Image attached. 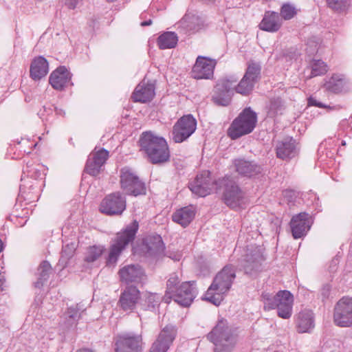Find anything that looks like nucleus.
<instances>
[{"label":"nucleus","mask_w":352,"mask_h":352,"mask_svg":"<svg viewBox=\"0 0 352 352\" xmlns=\"http://www.w3.org/2000/svg\"><path fill=\"white\" fill-rule=\"evenodd\" d=\"M221 188H223L224 201L229 207L234 208L243 204L244 192L232 177H225L218 181H213L210 173L205 170L197 175L189 184L192 192L199 197H205L214 189L217 190Z\"/></svg>","instance_id":"nucleus-1"},{"label":"nucleus","mask_w":352,"mask_h":352,"mask_svg":"<svg viewBox=\"0 0 352 352\" xmlns=\"http://www.w3.org/2000/svg\"><path fill=\"white\" fill-rule=\"evenodd\" d=\"M237 80V77L231 76L219 80L215 87V94L213 96L214 102L222 106H227L230 103L234 91L242 95H248L252 91L255 82L245 76L236 85Z\"/></svg>","instance_id":"nucleus-2"},{"label":"nucleus","mask_w":352,"mask_h":352,"mask_svg":"<svg viewBox=\"0 0 352 352\" xmlns=\"http://www.w3.org/2000/svg\"><path fill=\"white\" fill-rule=\"evenodd\" d=\"M235 277L234 267L232 265L225 266L214 277L204 299L215 305H219L225 294L230 289Z\"/></svg>","instance_id":"nucleus-3"},{"label":"nucleus","mask_w":352,"mask_h":352,"mask_svg":"<svg viewBox=\"0 0 352 352\" xmlns=\"http://www.w3.org/2000/svg\"><path fill=\"white\" fill-rule=\"evenodd\" d=\"M141 148L153 164H162L168 161L170 152L166 140L151 131L142 133L140 140Z\"/></svg>","instance_id":"nucleus-4"},{"label":"nucleus","mask_w":352,"mask_h":352,"mask_svg":"<svg viewBox=\"0 0 352 352\" xmlns=\"http://www.w3.org/2000/svg\"><path fill=\"white\" fill-rule=\"evenodd\" d=\"M207 338L214 344V352H231L238 340L236 329L228 326L227 321L223 319L218 321Z\"/></svg>","instance_id":"nucleus-5"},{"label":"nucleus","mask_w":352,"mask_h":352,"mask_svg":"<svg viewBox=\"0 0 352 352\" xmlns=\"http://www.w3.org/2000/svg\"><path fill=\"white\" fill-rule=\"evenodd\" d=\"M179 278L177 274H172L167 281V287L164 300L173 299L177 303L183 306H189L197 295L196 288L193 283L184 282L178 285Z\"/></svg>","instance_id":"nucleus-6"},{"label":"nucleus","mask_w":352,"mask_h":352,"mask_svg":"<svg viewBox=\"0 0 352 352\" xmlns=\"http://www.w3.org/2000/svg\"><path fill=\"white\" fill-rule=\"evenodd\" d=\"M262 299L265 310L277 309L278 316L283 319L292 316L294 297L290 292L280 291L274 296L265 293L262 294Z\"/></svg>","instance_id":"nucleus-7"},{"label":"nucleus","mask_w":352,"mask_h":352,"mask_svg":"<svg viewBox=\"0 0 352 352\" xmlns=\"http://www.w3.org/2000/svg\"><path fill=\"white\" fill-rule=\"evenodd\" d=\"M138 230V223L134 221L126 226L122 232L117 234L114 239L112 240L109 248V255L107 258L108 265H113L116 263L122 251L134 239Z\"/></svg>","instance_id":"nucleus-8"},{"label":"nucleus","mask_w":352,"mask_h":352,"mask_svg":"<svg viewBox=\"0 0 352 352\" xmlns=\"http://www.w3.org/2000/svg\"><path fill=\"white\" fill-rule=\"evenodd\" d=\"M257 116L250 108L245 109L236 118L228 129V135L232 140L250 133L256 126Z\"/></svg>","instance_id":"nucleus-9"},{"label":"nucleus","mask_w":352,"mask_h":352,"mask_svg":"<svg viewBox=\"0 0 352 352\" xmlns=\"http://www.w3.org/2000/svg\"><path fill=\"white\" fill-rule=\"evenodd\" d=\"M120 184L126 194L138 196L146 193L144 184L128 167H124L120 170Z\"/></svg>","instance_id":"nucleus-10"},{"label":"nucleus","mask_w":352,"mask_h":352,"mask_svg":"<svg viewBox=\"0 0 352 352\" xmlns=\"http://www.w3.org/2000/svg\"><path fill=\"white\" fill-rule=\"evenodd\" d=\"M263 261L262 248L251 245L246 248L245 254L241 261V267L245 274L252 275L260 270Z\"/></svg>","instance_id":"nucleus-11"},{"label":"nucleus","mask_w":352,"mask_h":352,"mask_svg":"<svg viewBox=\"0 0 352 352\" xmlns=\"http://www.w3.org/2000/svg\"><path fill=\"white\" fill-rule=\"evenodd\" d=\"M334 323L341 327L352 326V298L343 297L335 305Z\"/></svg>","instance_id":"nucleus-12"},{"label":"nucleus","mask_w":352,"mask_h":352,"mask_svg":"<svg viewBox=\"0 0 352 352\" xmlns=\"http://www.w3.org/2000/svg\"><path fill=\"white\" fill-rule=\"evenodd\" d=\"M197 122L191 115L182 117L173 129V140L176 143H181L187 140L196 130Z\"/></svg>","instance_id":"nucleus-13"},{"label":"nucleus","mask_w":352,"mask_h":352,"mask_svg":"<svg viewBox=\"0 0 352 352\" xmlns=\"http://www.w3.org/2000/svg\"><path fill=\"white\" fill-rule=\"evenodd\" d=\"M142 344L141 334L124 333L116 338L115 352H140Z\"/></svg>","instance_id":"nucleus-14"},{"label":"nucleus","mask_w":352,"mask_h":352,"mask_svg":"<svg viewBox=\"0 0 352 352\" xmlns=\"http://www.w3.org/2000/svg\"><path fill=\"white\" fill-rule=\"evenodd\" d=\"M126 208L125 197L120 192L106 196L100 205V211L108 215L121 214Z\"/></svg>","instance_id":"nucleus-15"},{"label":"nucleus","mask_w":352,"mask_h":352,"mask_svg":"<svg viewBox=\"0 0 352 352\" xmlns=\"http://www.w3.org/2000/svg\"><path fill=\"white\" fill-rule=\"evenodd\" d=\"M216 64L214 59L198 56L192 69V76L195 79H210L213 76Z\"/></svg>","instance_id":"nucleus-16"},{"label":"nucleus","mask_w":352,"mask_h":352,"mask_svg":"<svg viewBox=\"0 0 352 352\" xmlns=\"http://www.w3.org/2000/svg\"><path fill=\"white\" fill-rule=\"evenodd\" d=\"M176 334L177 331L174 326L167 325L164 327L153 343L150 352H167Z\"/></svg>","instance_id":"nucleus-17"},{"label":"nucleus","mask_w":352,"mask_h":352,"mask_svg":"<svg viewBox=\"0 0 352 352\" xmlns=\"http://www.w3.org/2000/svg\"><path fill=\"white\" fill-rule=\"evenodd\" d=\"M140 300V292L136 287L128 286L120 295L118 305L124 311H133Z\"/></svg>","instance_id":"nucleus-18"},{"label":"nucleus","mask_w":352,"mask_h":352,"mask_svg":"<svg viewBox=\"0 0 352 352\" xmlns=\"http://www.w3.org/2000/svg\"><path fill=\"white\" fill-rule=\"evenodd\" d=\"M108 157L109 152L105 149H100L92 153L86 164V172L93 176L97 175L108 159Z\"/></svg>","instance_id":"nucleus-19"},{"label":"nucleus","mask_w":352,"mask_h":352,"mask_svg":"<svg viewBox=\"0 0 352 352\" xmlns=\"http://www.w3.org/2000/svg\"><path fill=\"white\" fill-rule=\"evenodd\" d=\"M290 226L294 239L305 236L311 227L309 214L301 212L293 217Z\"/></svg>","instance_id":"nucleus-20"},{"label":"nucleus","mask_w":352,"mask_h":352,"mask_svg":"<svg viewBox=\"0 0 352 352\" xmlns=\"http://www.w3.org/2000/svg\"><path fill=\"white\" fill-rule=\"evenodd\" d=\"M122 281L126 283H139L144 280L145 274L143 269L139 265H129L123 267L119 271Z\"/></svg>","instance_id":"nucleus-21"},{"label":"nucleus","mask_w":352,"mask_h":352,"mask_svg":"<svg viewBox=\"0 0 352 352\" xmlns=\"http://www.w3.org/2000/svg\"><path fill=\"white\" fill-rule=\"evenodd\" d=\"M155 96V85L153 82L143 80L135 87L132 98L134 102L145 103L150 102Z\"/></svg>","instance_id":"nucleus-22"},{"label":"nucleus","mask_w":352,"mask_h":352,"mask_svg":"<svg viewBox=\"0 0 352 352\" xmlns=\"http://www.w3.org/2000/svg\"><path fill=\"white\" fill-rule=\"evenodd\" d=\"M141 250L146 256H153L164 250V244L160 235H150L144 239Z\"/></svg>","instance_id":"nucleus-23"},{"label":"nucleus","mask_w":352,"mask_h":352,"mask_svg":"<svg viewBox=\"0 0 352 352\" xmlns=\"http://www.w3.org/2000/svg\"><path fill=\"white\" fill-rule=\"evenodd\" d=\"M71 78L70 72L65 67H59L50 74L49 82L54 89L62 90L68 85H72Z\"/></svg>","instance_id":"nucleus-24"},{"label":"nucleus","mask_w":352,"mask_h":352,"mask_svg":"<svg viewBox=\"0 0 352 352\" xmlns=\"http://www.w3.org/2000/svg\"><path fill=\"white\" fill-rule=\"evenodd\" d=\"M276 151L277 157L282 160L292 158L298 153L296 142L292 138H287L278 142Z\"/></svg>","instance_id":"nucleus-25"},{"label":"nucleus","mask_w":352,"mask_h":352,"mask_svg":"<svg viewBox=\"0 0 352 352\" xmlns=\"http://www.w3.org/2000/svg\"><path fill=\"white\" fill-rule=\"evenodd\" d=\"M314 327V314L311 310L305 309L297 315L296 330L298 333H310Z\"/></svg>","instance_id":"nucleus-26"},{"label":"nucleus","mask_w":352,"mask_h":352,"mask_svg":"<svg viewBox=\"0 0 352 352\" xmlns=\"http://www.w3.org/2000/svg\"><path fill=\"white\" fill-rule=\"evenodd\" d=\"M236 170L245 177H253L261 172V167L253 162L246 161L243 159L234 160Z\"/></svg>","instance_id":"nucleus-27"},{"label":"nucleus","mask_w":352,"mask_h":352,"mask_svg":"<svg viewBox=\"0 0 352 352\" xmlns=\"http://www.w3.org/2000/svg\"><path fill=\"white\" fill-rule=\"evenodd\" d=\"M49 71L47 60L43 56H38L33 59L30 65V76L34 80H38L45 76Z\"/></svg>","instance_id":"nucleus-28"},{"label":"nucleus","mask_w":352,"mask_h":352,"mask_svg":"<svg viewBox=\"0 0 352 352\" xmlns=\"http://www.w3.org/2000/svg\"><path fill=\"white\" fill-rule=\"evenodd\" d=\"M281 25L280 16L275 12H267L259 25L261 30L271 32H277Z\"/></svg>","instance_id":"nucleus-29"},{"label":"nucleus","mask_w":352,"mask_h":352,"mask_svg":"<svg viewBox=\"0 0 352 352\" xmlns=\"http://www.w3.org/2000/svg\"><path fill=\"white\" fill-rule=\"evenodd\" d=\"M195 216V208L188 206L176 210L173 216V221L183 227H186Z\"/></svg>","instance_id":"nucleus-30"},{"label":"nucleus","mask_w":352,"mask_h":352,"mask_svg":"<svg viewBox=\"0 0 352 352\" xmlns=\"http://www.w3.org/2000/svg\"><path fill=\"white\" fill-rule=\"evenodd\" d=\"M140 305L144 310L155 311L161 302V296L156 293L145 292L140 297Z\"/></svg>","instance_id":"nucleus-31"},{"label":"nucleus","mask_w":352,"mask_h":352,"mask_svg":"<svg viewBox=\"0 0 352 352\" xmlns=\"http://www.w3.org/2000/svg\"><path fill=\"white\" fill-rule=\"evenodd\" d=\"M52 273L51 265L47 261L42 262L37 269L36 280L34 283V287L36 288L42 287L47 281Z\"/></svg>","instance_id":"nucleus-32"},{"label":"nucleus","mask_w":352,"mask_h":352,"mask_svg":"<svg viewBox=\"0 0 352 352\" xmlns=\"http://www.w3.org/2000/svg\"><path fill=\"white\" fill-rule=\"evenodd\" d=\"M179 26L187 32H196L203 26L202 20L197 16L186 15L179 22Z\"/></svg>","instance_id":"nucleus-33"},{"label":"nucleus","mask_w":352,"mask_h":352,"mask_svg":"<svg viewBox=\"0 0 352 352\" xmlns=\"http://www.w3.org/2000/svg\"><path fill=\"white\" fill-rule=\"evenodd\" d=\"M178 41L177 34L173 32H166L157 38V44L162 50L171 49L176 46Z\"/></svg>","instance_id":"nucleus-34"},{"label":"nucleus","mask_w":352,"mask_h":352,"mask_svg":"<svg viewBox=\"0 0 352 352\" xmlns=\"http://www.w3.org/2000/svg\"><path fill=\"white\" fill-rule=\"evenodd\" d=\"M345 79L343 75L334 74L331 78L325 83V87L330 91L334 93L340 92L344 85Z\"/></svg>","instance_id":"nucleus-35"},{"label":"nucleus","mask_w":352,"mask_h":352,"mask_svg":"<svg viewBox=\"0 0 352 352\" xmlns=\"http://www.w3.org/2000/svg\"><path fill=\"white\" fill-rule=\"evenodd\" d=\"M284 109L285 107L282 100L279 98H273L270 100L267 107V116L272 118H276L283 114Z\"/></svg>","instance_id":"nucleus-36"},{"label":"nucleus","mask_w":352,"mask_h":352,"mask_svg":"<svg viewBox=\"0 0 352 352\" xmlns=\"http://www.w3.org/2000/svg\"><path fill=\"white\" fill-rule=\"evenodd\" d=\"M103 245H93L89 247L85 254L84 260L87 263H93L96 261L104 251Z\"/></svg>","instance_id":"nucleus-37"},{"label":"nucleus","mask_w":352,"mask_h":352,"mask_svg":"<svg viewBox=\"0 0 352 352\" xmlns=\"http://www.w3.org/2000/svg\"><path fill=\"white\" fill-rule=\"evenodd\" d=\"M261 69V67L258 63L249 61L244 76L256 83L260 78Z\"/></svg>","instance_id":"nucleus-38"},{"label":"nucleus","mask_w":352,"mask_h":352,"mask_svg":"<svg viewBox=\"0 0 352 352\" xmlns=\"http://www.w3.org/2000/svg\"><path fill=\"white\" fill-rule=\"evenodd\" d=\"M327 72V65L324 62L318 60H314L311 64V75L309 78L324 74Z\"/></svg>","instance_id":"nucleus-39"},{"label":"nucleus","mask_w":352,"mask_h":352,"mask_svg":"<svg viewBox=\"0 0 352 352\" xmlns=\"http://www.w3.org/2000/svg\"><path fill=\"white\" fill-rule=\"evenodd\" d=\"M328 6L337 12L346 10L350 6L349 0H327Z\"/></svg>","instance_id":"nucleus-40"},{"label":"nucleus","mask_w":352,"mask_h":352,"mask_svg":"<svg viewBox=\"0 0 352 352\" xmlns=\"http://www.w3.org/2000/svg\"><path fill=\"white\" fill-rule=\"evenodd\" d=\"M296 14L295 7L289 3H285L280 9V15L285 20H289Z\"/></svg>","instance_id":"nucleus-41"},{"label":"nucleus","mask_w":352,"mask_h":352,"mask_svg":"<svg viewBox=\"0 0 352 352\" xmlns=\"http://www.w3.org/2000/svg\"><path fill=\"white\" fill-rule=\"evenodd\" d=\"M75 250H76V244L73 242L64 245L63 247V250H62V254H61V258H60L61 261L63 262L66 263L67 260H68L73 256Z\"/></svg>","instance_id":"nucleus-42"},{"label":"nucleus","mask_w":352,"mask_h":352,"mask_svg":"<svg viewBox=\"0 0 352 352\" xmlns=\"http://www.w3.org/2000/svg\"><path fill=\"white\" fill-rule=\"evenodd\" d=\"M66 317L68 318V322L72 324L80 318L79 311L76 307H70L68 308L65 314Z\"/></svg>","instance_id":"nucleus-43"},{"label":"nucleus","mask_w":352,"mask_h":352,"mask_svg":"<svg viewBox=\"0 0 352 352\" xmlns=\"http://www.w3.org/2000/svg\"><path fill=\"white\" fill-rule=\"evenodd\" d=\"M318 43L314 41L309 40L307 43L306 51L309 55H314L318 51Z\"/></svg>","instance_id":"nucleus-44"},{"label":"nucleus","mask_w":352,"mask_h":352,"mask_svg":"<svg viewBox=\"0 0 352 352\" xmlns=\"http://www.w3.org/2000/svg\"><path fill=\"white\" fill-rule=\"evenodd\" d=\"M308 105L309 106H315L320 108H327V107L323 104L322 103L318 102L316 98L313 97H310L308 99Z\"/></svg>","instance_id":"nucleus-45"},{"label":"nucleus","mask_w":352,"mask_h":352,"mask_svg":"<svg viewBox=\"0 0 352 352\" xmlns=\"http://www.w3.org/2000/svg\"><path fill=\"white\" fill-rule=\"evenodd\" d=\"M82 0H65V6L72 10H74L76 8L77 5Z\"/></svg>","instance_id":"nucleus-46"},{"label":"nucleus","mask_w":352,"mask_h":352,"mask_svg":"<svg viewBox=\"0 0 352 352\" xmlns=\"http://www.w3.org/2000/svg\"><path fill=\"white\" fill-rule=\"evenodd\" d=\"M331 291V287L329 285H325L321 289V294L324 298L329 297Z\"/></svg>","instance_id":"nucleus-47"},{"label":"nucleus","mask_w":352,"mask_h":352,"mask_svg":"<svg viewBox=\"0 0 352 352\" xmlns=\"http://www.w3.org/2000/svg\"><path fill=\"white\" fill-rule=\"evenodd\" d=\"M4 276L0 274V293L3 291V285L4 283Z\"/></svg>","instance_id":"nucleus-48"},{"label":"nucleus","mask_w":352,"mask_h":352,"mask_svg":"<svg viewBox=\"0 0 352 352\" xmlns=\"http://www.w3.org/2000/svg\"><path fill=\"white\" fill-rule=\"evenodd\" d=\"M55 111H56V113L58 114V115H64L65 114V112L62 109H58L57 107L55 108Z\"/></svg>","instance_id":"nucleus-49"},{"label":"nucleus","mask_w":352,"mask_h":352,"mask_svg":"<svg viewBox=\"0 0 352 352\" xmlns=\"http://www.w3.org/2000/svg\"><path fill=\"white\" fill-rule=\"evenodd\" d=\"M151 23H152V21L151 19H149L148 21L142 22L141 25L142 26H147V25H150Z\"/></svg>","instance_id":"nucleus-50"},{"label":"nucleus","mask_w":352,"mask_h":352,"mask_svg":"<svg viewBox=\"0 0 352 352\" xmlns=\"http://www.w3.org/2000/svg\"><path fill=\"white\" fill-rule=\"evenodd\" d=\"M76 352H94V351L89 349L84 348V349H79V350L76 351Z\"/></svg>","instance_id":"nucleus-51"},{"label":"nucleus","mask_w":352,"mask_h":352,"mask_svg":"<svg viewBox=\"0 0 352 352\" xmlns=\"http://www.w3.org/2000/svg\"><path fill=\"white\" fill-rule=\"evenodd\" d=\"M2 248H3V243H2V241L0 240V252L2 251Z\"/></svg>","instance_id":"nucleus-52"},{"label":"nucleus","mask_w":352,"mask_h":352,"mask_svg":"<svg viewBox=\"0 0 352 352\" xmlns=\"http://www.w3.org/2000/svg\"><path fill=\"white\" fill-rule=\"evenodd\" d=\"M341 144H342V146H345L346 145V142L344 140L342 141Z\"/></svg>","instance_id":"nucleus-53"}]
</instances>
